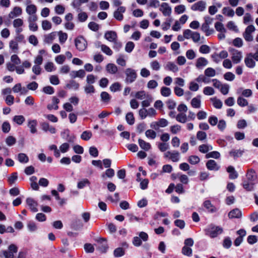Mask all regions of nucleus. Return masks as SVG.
Listing matches in <instances>:
<instances>
[{
    "mask_svg": "<svg viewBox=\"0 0 258 258\" xmlns=\"http://www.w3.org/2000/svg\"><path fill=\"white\" fill-rule=\"evenodd\" d=\"M101 100L103 102H108L110 99V95L106 92H102L100 95Z\"/></svg>",
    "mask_w": 258,
    "mask_h": 258,
    "instance_id": "e2e57ef3",
    "label": "nucleus"
},
{
    "mask_svg": "<svg viewBox=\"0 0 258 258\" xmlns=\"http://www.w3.org/2000/svg\"><path fill=\"white\" fill-rule=\"evenodd\" d=\"M120 84L118 82H116L110 86V89L112 92H115L118 91H120Z\"/></svg>",
    "mask_w": 258,
    "mask_h": 258,
    "instance_id": "69168bd1",
    "label": "nucleus"
},
{
    "mask_svg": "<svg viewBox=\"0 0 258 258\" xmlns=\"http://www.w3.org/2000/svg\"><path fill=\"white\" fill-rule=\"evenodd\" d=\"M212 146L208 144H202L199 147L200 152L203 153H206L209 151L212 150Z\"/></svg>",
    "mask_w": 258,
    "mask_h": 258,
    "instance_id": "2f4dec72",
    "label": "nucleus"
},
{
    "mask_svg": "<svg viewBox=\"0 0 258 258\" xmlns=\"http://www.w3.org/2000/svg\"><path fill=\"white\" fill-rule=\"evenodd\" d=\"M229 51L231 53L232 55V59L234 63H237L240 62L241 57V52L237 50L229 47L228 49Z\"/></svg>",
    "mask_w": 258,
    "mask_h": 258,
    "instance_id": "423d86ee",
    "label": "nucleus"
},
{
    "mask_svg": "<svg viewBox=\"0 0 258 258\" xmlns=\"http://www.w3.org/2000/svg\"><path fill=\"white\" fill-rule=\"evenodd\" d=\"M165 69L173 72H176L178 71L177 66L174 62L171 61L167 62L165 66Z\"/></svg>",
    "mask_w": 258,
    "mask_h": 258,
    "instance_id": "a878e982",
    "label": "nucleus"
},
{
    "mask_svg": "<svg viewBox=\"0 0 258 258\" xmlns=\"http://www.w3.org/2000/svg\"><path fill=\"white\" fill-rule=\"evenodd\" d=\"M222 231L223 229L222 228L213 225H209L205 230L206 235L212 238L217 237L219 234H221Z\"/></svg>",
    "mask_w": 258,
    "mask_h": 258,
    "instance_id": "f03ea898",
    "label": "nucleus"
},
{
    "mask_svg": "<svg viewBox=\"0 0 258 258\" xmlns=\"http://www.w3.org/2000/svg\"><path fill=\"white\" fill-rule=\"evenodd\" d=\"M27 227L31 232H34L37 229L36 223L32 221H30L27 223Z\"/></svg>",
    "mask_w": 258,
    "mask_h": 258,
    "instance_id": "8fccbe9b",
    "label": "nucleus"
},
{
    "mask_svg": "<svg viewBox=\"0 0 258 258\" xmlns=\"http://www.w3.org/2000/svg\"><path fill=\"white\" fill-rule=\"evenodd\" d=\"M188 161L192 165L198 164L200 161V158L196 155L190 156L188 157Z\"/></svg>",
    "mask_w": 258,
    "mask_h": 258,
    "instance_id": "c03bdc74",
    "label": "nucleus"
},
{
    "mask_svg": "<svg viewBox=\"0 0 258 258\" xmlns=\"http://www.w3.org/2000/svg\"><path fill=\"white\" fill-rule=\"evenodd\" d=\"M197 138L199 141H203L207 138V134L202 131H198L197 133Z\"/></svg>",
    "mask_w": 258,
    "mask_h": 258,
    "instance_id": "4d7b16f0",
    "label": "nucleus"
},
{
    "mask_svg": "<svg viewBox=\"0 0 258 258\" xmlns=\"http://www.w3.org/2000/svg\"><path fill=\"white\" fill-rule=\"evenodd\" d=\"M75 46L78 50L79 51L84 50L87 45V41L82 36L77 37L75 40Z\"/></svg>",
    "mask_w": 258,
    "mask_h": 258,
    "instance_id": "39448f33",
    "label": "nucleus"
},
{
    "mask_svg": "<svg viewBox=\"0 0 258 258\" xmlns=\"http://www.w3.org/2000/svg\"><path fill=\"white\" fill-rule=\"evenodd\" d=\"M106 69L108 73L111 74H115L118 71L116 66L111 63H109L106 65Z\"/></svg>",
    "mask_w": 258,
    "mask_h": 258,
    "instance_id": "bb28decb",
    "label": "nucleus"
},
{
    "mask_svg": "<svg viewBox=\"0 0 258 258\" xmlns=\"http://www.w3.org/2000/svg\"><path fill=\"white\" fill-rule=\"evenodd\" d=\"M92 136V133L90 131H86L83 132L81 136V138L85 141H88Z\"/></svg>",
    "mask_w": 258,
    "mask_h": 258,
    "instance_id": "a18cd8bd",
    "label": "nucleus"
},
{
    "mask_svg": "<svg viewBox=\"0 0 258 258\" xmlns=\"http://www.w3.org/2000/svg\"><path fill=\"white\" fill-rule=\"evenodd\" d=\"M185 11V7L183 5H180L175 7L174 11L175 13L180 14L183 13Z\"/></svg>",
    "mask_w": 258,
    "mask_h": 258,
    "instance_id": "0e129e2a",
    "label": "nucleus"
},
{
    "mask_svg": "<svg viewBox=\"0 0 258 258\" xmlns=\"http://www.w3.org/2000/svg\"><path fill=\"white\" fill-rule=\"evenodd\" d=\"M125 254L124 249L120 247H117L114 250L113 255L115 257H119Z\"/></svg>",
    "mask_w": 258,
    "mask_h": 258,
    "instance_id": "473e14b6",
    "label": "nucleus"
},
{
    "mask_svg": "<svg viewBox=\"0 0 258 258\" xmlns=\"http://www.w3.org/2000/svg\"><path fill=\"white\" fill-rule=\"evenodd\" d=\"M22 13V9L19 7H15L13 8L9 14V17L10 19H13L15 17L20 16Z\"/></svg>",
    "mask_w": 258,
    "mask_h": 258,
    "instance_id": "dca6fc26",
    "label": "nucleus"
},
{
    "mask_svg": "<svg viewBox=\"0 0 258 258\" xmlns=\"http://www.w3.org/2000/svg\"><path fill=\"white\" fill-rule=\"evenodd\" d=\"M206 76L208 77H212L215 76L216 71L212 68H208L205 70L204 72Z\"/></svg>",
    "mask_w": 258,
    "mask_h": 258,
    "instance_id": "79ce46f5",
    "label": "nucleus"
},
{
    "mask_svg": "<svg viewBox=\"0 0 258 258\" xmlns=\"http://www.w3.org/2000/svg\"><path fill=\"white\" fill-rule=\"evenodd\" d=\"M84 91L87 94H93L95 92V88L92 85H86L84 87Z\"/></svg>",
    "mask_w": 258,
    "mask_h": 258,
    "instance_id": "49530a36",
    "label": "nucleus"
},
{
    "mask_svg": "<svg viewBox=\"0 0 258 258\" xmlns=\"http://www.w3.org/2000/svg\"><path fill=\"white\" fill-rule=\"evenodd\" d=\"M18 249L17 245L11 244L8 246V250H4L0 252V257L14 258V254L17 252Z\"/></svg>",
    "mask_w": 258,
    "mask_h": 258,
    "instance_id": "f257e3e1",
    "label": "nucleus"
},
{
    "mask_svg": "<svg viewBox=\"0 0 258 258\" xmlns=\"http://www.w3.org/2000/svg\"><path fill=\"white\" fill-rule=\"evenodd\" d=\"M147 97L148 98V99L144 100L142 102V105L143 108H144L149 106L153 100L152 97L150 95H148Z\"/></svg>",
    "mask_w": 258,
    "mask_h": 258,
    "instance_id": "052dcab7",
    "label": "nucleus"
},
{
    "mask_svg": "<svg viewBox=\"0 0 258 258\" xmlns=\"http://www.w3.org/2000/svg\"><path fill=\"white\" fill-rule=\"evenodd\" d=\"M215 28L217 31L221 33H225L226 32V30L224 28L223 24L221 22H216L215 24Z\"/></svg>",
    "mask_w": 258,
    "mask_h": 258,
    "instance_id": "37998d69",
    "label": "nucleus"
},
{
    "mask_svg": "<svg viewBox=\"0 0 258 258\" xmlns=\"http://www.w3.org/2000/svg\"><path fill=\"white\" fill-rule=\"evenodd\" d=\"M255 30V28L253 25H248L245 29V31L243 34V36L245 40L247 42L252 41L253 40L252 33Z\"/></svg>",
    "mask_w": 258,
    "mask_h": 258,
    "instance_id": "20e7f679",
    "label": "nucleus"
},
{
    "mask_svg": "<svg viewBox=\"0 0 258 258\" xmlns=\"http://www.w3.org/2000/svg\"><path fill=\"white\" fill-rule=\"evenodd\" d=\"M159 10L162 12L164 16H169L171 13V8L169 6V4L166 3H163Z\"/></svg>",
    "mask_w": 258,
    "mask_h": 258,
    "instance_id": "6e6552de",
    "label": "nucleus"
},
{
    "mask_svg": "<svg viewBox=\"0 0 258 258\" xmlns=\"http://www.w3.org/2000/svg\"><path fill=\"white\" fill-rule=\"evenodd\" d=\"M80 84L74 80H71L66 85L65 88L68 89H74L78 90L79 89Z\"/></svg>",
    "mask_w": 258,
    "mask_h": 258,
    "instance_id": "f3484780",
    "label": "nucleus"
},
{
    "mask_svg": "<svg viewBox=\"0 0 258 258\" xmlns=\"http://www.w3.org/2000/svg\"><path fill=\"white\" fill-rule=\"evenodd\" d=\"M241 216V212L238 209H234L228 213V217L230 219L239 218Z\"/></svg>",
    "mask_w": 258,
    "mask_h": 258,
    "instance_id": "5701e85b",
    "label": "nucleus"
},
{
    "mask_svg": "<svg viewBox=\"0 0 258 258\" xmlns=\"http://www.w3.org/2000/svg\"><path fill=\"white\" fill-rule=\"evenodd\" d=\"M253 21L251 15L249 13H246L243 17V23L245 24H248L250 23H252Z\"/></svg>",
    "mask_w": 258,
    "mask_h": 258,
    "instance_id": "3c124183",
    "label": "nucleus"
},
{
    "mask_svg": "<svg viewBox=\"0 0 258 258\" xmlns=\"http://www.w3.org/2000/svg\"><path fill=\"white\" fill-rule=\"evenodd\" d=\"M211 100L212 101L213 106L215 108L218 109H220L222 108V102L220 100L216 99L215 98H211Z\"/></svg>",
    "mask_w": 258,
    "mask_h": 258,
    "instance_id": "603ef678",
    "label": "nucleus"
},
{
    "mask_svg": "<svg viewBox=\"0 0 258 258\" xmlns=\"http://www.w3.org/2000/svg\"><path fill=\"white\" fill-rule=\"evenodd\" d=\"M201 30L205 32L206 36H209L214 33L213 29H210L209 25L204 23L201 27Z\"/></svg>",
    "mask_w": 258,
    "mask_h": 258,
    "instance_id": "cd10ccee",
    "label": "nucleus"
},
{
    "mask_svg": "<svg viewBox=\"0 0 258 258\" xmlns=\"http://www.w3.org/2000/svg\"><path fill=\"white\" fill-rule=\"evenodd\" d=\"M104 37L110 42H113L117 38V34L113 31H109L105 33Z\"/></svg>",
    "mask_w": 258,
    "mask_h": 258,
    "instance_id": "aec40b11",
    "label": "nucleus"
},
{
    "mask_svg": "<svg viewBox=\"0 0 258 258\" xmlns=\"http://www.w3.org/2000/svg\"><path fill=\"white\" fill-rule=\"evenodd\" d=\"M191 105L194 108H199L201 107V96L194 98L191 101Z\"/></svg>",
    "mask_w": 258,
    "mask_h": 258,
    "instance_id": "c756f323",
    "label": "nucleus"
},
{
    "mask_svg": "<svg viewBox=\"0 0 258 258\" xmlns=\"http://www.w3.org/2000/svg\"><path fill=\"white\" fill-rule=\"evenodd\" d=\"M245 65L249 68H253L255 66V62L253 57L249 55V53L244 59Z\"/></svg>",
    "mask_w": 258,
    "mask_h": 258,
    "instance_id": "412c9836",
    "label": "nucleus"
},
{
    "mask_svg": "<svg viewBox=\"0 0 258 258\" xmlns=\"http://www.w3.org/2000/svg\"><path fill=\"white\" fill-rule=\"evenodd\" d=\"M102 243H100L101 245H99L96 248V249L101 253H105L107 252L109 247L106 243L105 244H102Z\"/></svg>",
    "mask_w": 258,
    "mask_h": 258,
    "instance_id": "5fc2aeb1",
    "label": "nucleus"
},
{
    "mask_svg": "<svg viewBox=\"0 0 258 258\" xmlns=\"http://www.w3.org/2000/svg\"><path fill=\"white\" fill-rule=\"evenodd\" d=\"M206 3L203 1H200L197 3L194 4L191 7V9L192 11H199L200 12L204 11L206 9Z\"/></svg>",
    "mask_w": 258,
    "mask_h": 258,
    "instance_id": "0eeeda50",
    "label": "nucleus"
},
{
    "mask_svg": "<svg viewBox=\"0 0 258 258\" xmlns=\"http://www.w3.org/2000/svg\"><path fill=\"white\" fill-rule=\"evenodd\" d=\"M18 179V174L17 172L13 173L11 175L8 177V181L9 183L11 185L15 183L16 181Z\"/></svg>",
    "mask_w": 258,
    "mask_h": 258,
    "instance_id": "09e8293b",
    "label": "nucleus"
},
{
    "mask_svg": "<svg viewBox=\"0 0 258 258\" xmlns=\"http://www.w3.org/2000/svg\"><path fill=\"white\" fill-rule=\"evenodd\" d=\"M135 47V44L132 41H129L126 43L125 47V50L128 52L131 53Z\"/></svg>",
    "mask_w": 258,
    "mask_h": 258,
    "instance_id": "13d9d810",
    "label": "nucleus"
},
{
    "mask_svg": "<svg viewBox=\"0 0 258 258\" xmlns=\"http://www.w3.org/2000/svg\"><path fill=\"white\" fill-rule=\"evenodd\" d=\"M207 168L210 170L217 171L220 169V166H218L216 162L214 160H209L206 163Z\"/></svg>",
    "mask_w": 258,
    "mask_h": 258,
    "instance_id": "2eb2a0df",
    "label": "nucleus"
},
{
    "mask_svg": "<svg viewBox=\"0 0 258 258\" xmlns=\"http://www.w3.org/2000/svg\"><path fill=\"white\" fill-rule=\"evenodd\" d=\"M138 143L140 147L145 151H148L150 149L151 146L150 143H147L141 139H139Z\"/></svg>",
    "mask_w": 258,
    "mask_h": 258,
    "instance_id": "c85d7f7f",
    "label": "nucleus"
},
{
    "mask_svg": "<svg viewBox=\"0 0 258 258\" xmlns=\"http://www.w3.org/2000/svg\"><path fill=\"white\" fill-rule=\"evenodd\" d=\"M7 144L9 146H12L15 144L16 142V139L13 136H9L6 140Z\"/></svg>",
    "mask_w": 258,
    "mask_h": 258,
    "instance_id": "774afa93",
    "label": "nucleus"
},
{
    "mask_svg": "<svg viewBox=\"0 0 258 258\" xmlns=\"http://www.w3.org/2000/svg\"><path fill=\"white\" fill-rule=\"evenodd\" d=\"M101 50L108 55H111L112 54V51L110 48L104 44H101Z\"/></svg>",
    "mask_w": 258,
    "mask_h": 258,
    "instance_id": "6e6d98bb",
    "label": "nucleus"
},
{
    "mask_svg": "<svg viewBox=\"0 0 258 258\" xmlns=\"http://www.w3.org/2000/svg\"><path fill=\"white\" fill-rule=\"evenodd\" d=\"M37 121L36 119L30 120L28 121V126L30 129V132L32 134H35L37 132L36 126Z\"/></svg>",
    "mask_w": 258,
    "mask_h": 258,
    "instance_id": "b1692460",
    "label": "nucleus"
},
{
    "mask_svg": "<svg viewBox=\"0 0 258 258\" xmlns=\"http://www.w3.org/2000/svg\"><path fill=\"white\" fill-rule=\"evenodd\" d=\"M126 78L125 82L126 83H133L137 78V74L136 71L131 68H127L125 71Z\"/></svg>",
    "mask_w": 258,
    "mask_h": 258,
    "instance_id": "7ed1b4c3",
    "label": "nucleus"
},
{
    "mask_svg": "<svg viewBox=\"0 0 258 258\" xmlns=\"http://www.w3.org/2000/svg\"><path fill=\"white\" fill-rule=\"evenodd\" d=\"M146 136L147 138L154 139L156 137V132L152 130H148L145 133Z\"/></svg>",
    "mask_w": 258,
    "mask_h": 258,
    "instance_id": "338daca9",
    "label": "nucleus"
},
{
    "mask_svg": "<svg viewBox=\"0 0 258 258\" xmlns=\"http://www.w3.org/2000/svg\"><path fill=\"white\" fill-rule=\"evenodd\" d=\"M70 132L69 129H65L61 133V136L68 142L74 143L76 137L74 135L70 136Z\"/></svg>",
    "mask_w": 258,
    "mask_h": 258,
    "instance_id": "9d476101",
    "label": "nucleus"
},
{
    "mask_svg": "<svg viewBox=\"0 0 258 258\" xmlns=\"http://www.w3.org/2000/svg\"><path fill=\"white\" fill-rule=\"evenodd\" d=\"M208 63V61L204 57H201L197 59L196 66L198 69H202L204 67L206 66Z\"/></svg>",
    "mask_w": 258,
    "mask_h": 258,
    "instance_id": "4468645a",
    "label": "nucleus"
},
{
    "mask_svg": "<svg viewBox=\"0 0 258 258\" xmlns=\"http://www.w3.org/2000/svg\"><path fill=\"white\" fill-rule=\"evenodd\" d=\"M125 119L127 123L133 125L135 123V118L133 112H128L125 116Z\"/></svg>",
    "mask_w": 258,
    "mask_h": 258,
    "instance_id": "e433bc0d",
    "label": "nucleus"
},
{
    "mask_svg": "<svg viewBox=\"0 0 258 258\" xmlns=\"http://www.w3.org/2000/svg\"><path fill=\"white\" fill-rule=\"evenodd\" d=\"M222 13L228 17H233L234 15V11L229 7H224L222 9Z\"/></svg>",
    "mask_w": 258,
    "mask_h": 258,
    "instance_id": "58836bf2",
    "label": "nucleus"
},
{
    "mask_svg": "<svg viewBox=\"0 0 258 258\" xmlns=\"http://www.w3.org/2000/svg\"><path fill=\"white\" fill-rule=\"evenodd\" d=\"M229 155L230 156L236 159L238 157H240L242 155V151L240 150H232L229 152Z\"/></svg>",
    "mask_w": 258,
    "mask_h": 258,
    "instance_id": "ea45409f",
    "label": "nucleus"
},
{
    "mask_svg": "<svg viewBox=\"0 0 258 258\" xmlns=\"http://www.w3.org/2000/svg\"><path fill=\"white\" fill-rule=\"evenodd\" d=\"M176 119L178 122L185 123L187 120V117L185 114L180 113L177 114Z\"/></svg>",
    "mask_w": 258,
    "mask_h": 258,
    "instance_id": "864d4df0",
    "label": "nucleus"
},
{
    "mask_svg": "<svg viewBox=\"0 0 258 258\" xmlns=\"http://www.w3.org/2000/svg\"><path fill=\"white\" fill-rule=\"evenodd\" d=\"M90 185V182L88 179L84 178L82 180L79 181L77 184V187L79 189L83 188L86 186H89Z\"/></svg>",
    "mask_w": 258,
    "mask_h": 258,
    "instance_id": "72a5a7b5",
    "label": "nucleus"
},
{
    "mask_svg": "<svg viewBox=\"0 0 258 258\" xmlns=\"http://www.w3.org/2000/svg\"><path fill=\"white\" fill-rule=\"evenodd\" d=\"M257 176L255 171L250 169L248 170L246 174V178L250 181H253L256 179Z\"/></svg>",
    "mask_w": 258,
    "mask_h": 258,
    "instance_id": "393cba45",
    "label": "nucleus"
},
{
    "mask_svg": "<svg viewBox=\"0 0 258 258\" xmlns=\"http://www.w3.org/2000/svg\"><path fill=\"white\" fill-rule=\"evenodd\" d=\"M41 129L45 132H49L51 134H55L56 129L52 126L49 125L47 122H42L40 123Z\"/></svg>",
    "mask_w": 258,
    "mask_h": 258,
    "instance_id": "9b49d317",
    "label": "nucleus"
},
{
    "mask_svg": "<svg viewBox=\"0 0 258 258\" xmlns=\"http://www.w3.org/2000/svg\"><path fill=\"white\" fill-rule=\"evenodd\" d=\"M220 157L219 152L217 151H212L206 155V158H213L215 159H218Z\"/></svg>",
    "mask_w": 258,
    "mask_h": 258,
    "instance_id": "680f3d73",
    "label": "nucleus"
},
{
    "mask_svg": "<svg viewBox=\"0 0 258 258\" xmlns=\"http://www.w3.org/2000/svg\"><path fill=\"white\" fill-rule=\"evenodd\" d=\"M13 120L18 125H21L25 120V118L23 115H15L13 118Z\"/></svg>",
    "mask_w": 258,
    "mask_h": 258,
    "instance_id": "c9c22d12",
    "label": "nucleus"
},
{
    "mask_svg": "<svg viewBox=\"0 0 258 258\" xmlns=\"http://www.w3.org/2000/svg\"><path fill=\"white\" fill-rule=\"evenodd\" d=\"M171 90L169 88L162 87L161 89V94L164 97H168L171 94Z\"/></svg>",
    "mask_w": 258,
    "mask_h": 258,
    "instance_id": "de8ad7c7",
    "label": "nucleus"
},
{
    "mask_svg": "<svg viewBox=\"0 0 258 258\" xmlns=\"http://www.w3.org/2000/svg\"><path fill=\"white\" fill-rule=\"evenodd\" d=\"M26 202L32 212H36L38 211L36 207L38 204L34 199L28 198L26 199Z\"/></svg>",
    "mask_w": 258,
    "mask_h": 258,
    "instance_id": "f8f14e48",
    "label": "nucleus"
},
{
    "mask_svg": "<svg viewBox=\"0 0 258 258\" xmlns=\"http://www.w3.org/2000/svg\"><path fill=\"white\" fill-rule=\"evenodd\" d=\"M169 159H171L173 162H178L179 160V152L176 151H174L173 152H171L169 157Z\"/></svg>",
    "mask_w": 258,
    "mask_h": 258,
    "instance_id": "a19ab883",
    "label": "nucleus"
},
{
    "mask_svg": "<svg viewBox=\"0 0 258 258\" xmlns=\"http://www.w3.org/2000/svg\"><path fill=\"white\" fill-rule=\"evenodd\" d=\"M85 250L87 253L93 252L94 250V246L90 243H86L84 246Z\"/></svg>",
    "mask_w": 258,
    "mask_h": 258,
    "instance_id": "bf43d9fd",
    "label": "nucleus"
},
{
    "mask_svg": "<svg viewBox=\"0 0 258 258\" xmlns=\"http://www.w3.org/2000/svg\"><path fill=\"white\" fill-rule=\"evenodd\" d=\"M26 11L29 15L34 14L36 13L37 8L34 5H29L27 6Z\"/></svg>",
    "mask_w": 258,
    "mask_h": 258,
    "instance_id": "4c0bfd02",
    "label": "nucleus"
},
{
    "mask_svg": "<svg viewBox=\"0 0 258 258\" xmlns=\"http://www.w3.org/2000/svg\"><path fill=\"white\" fill-rule=\"evenodd\" d=\"M56 36V32H53L45 36L44 42L47 43H52Z\"/></svg>",
    "mask_w": 258,
    "mask_h": 258,
    "instance_id": "f704fd0d",
    "label": "nucleus"
},
{
    "mask_svg": "<svg viewBox=\"0 0 258 258\" xmlns=\"http://www.w3.org/2000/svg\"><path fill=\"white\" fill-rule=\"evenodd\" d=\"M17 159L20 163L23 164L27 163L29 161L28 156L26 154L22 153H19L18 155Z\"/></svg>",
    "mask_w": 258,
    "mask_h": 258,
    "instance_id": "7c9ffc66",
    "label": "nucleus"
},
{
    "mask_svg": "<svg viewBox=\"0 0 258 258\" xmlns=\"http://www.w3.org/2000/svg\"><path fill=\"white\" fill-rule=\"evenodd\" d=\"M203 206L209 212L213 213L217 212V208L212 204L210 200H206L203 203Z\"/></svg>",
    "mask_w": 258,
    "mask_h": 258,
    "instance_id": "a211bd4d",
    "label": "nucleus"
},
{
    "mask_svg": "<svg viewBox=\"0 0 258 258\" xmlns=\"http://www.w3.org/2000/svg\"><path fill=\"white\" fill-rule=\"evenodd\" d=\"M226 170L229 173V178L230 179H234L237 178L238 173L232 166H229Z\"/></svg>",
    "mask_w": 258,
    "mask_h": 258,
    "instance_id": "4be33fe9",
    "label": "nucleus"
},
{
    "mask_svg": "<svg viewBox=\"0 0 258 258\" xmlns=\"http://www.w3.org/2000/svg\"><path fill=\"white\" fill-rule=\"evenodd\" d=\"M125 11V8L123 6H120L113 13L114 17L118 21H122L123 18V16L122 13H124Z\"/></svg>",
    "mask_w": 258,
    "mask_h": 258,
    "instance_id": "1a4fd4ad",
    "label": "nucleus"
},
{
    "mask_svg": "<svg viewBox=\"0 0 258 258\" xmlns=\"http://www.w3.org/2000/svg\"><path fill=\"white\" fill-rule=\"evenodd\" d=\"M186 244L182 248V253L183 254L187 256H190L192 255V249L190 248L194 244V243H184Z\"/></svg>",
    "mask_w": 258,
    "mask_h": 258,
    "instance_id": "ddd939ff",
    "label": "nucleus"
},
{
    "mask_svg": "<svg viewBox=\"0 0 258 258\" xmlns=\"http://www.w3.org/2000/svg\"><path fill=\"white\" fill-rule=\"evenodd\" d=\"M85 72L83 70H80L78 71H73L70 74V76L72 79H75L77 77L83 78L85 76Z\"/></svg>",
    "mask_w": 258,
    "mask_h": 258,
    "instance_id": "6ab92c4d",
    "label": "nucleus"
}]
</instances>
